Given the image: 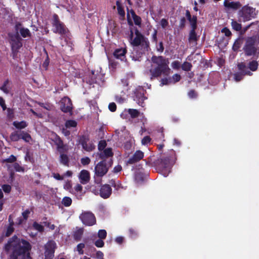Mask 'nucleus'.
<instances>
[{
  "label": "nucleus",
  "mask_w": 259,
  "mask_h": 259,
  "mask_svg": "<svg viewBox=\"0 0 259 259\" xmlns=\"http://www.w3.org/2000/svg\"><path fill=\"white\" fill-rule=\"evenodd\" d=\"M4 249L7 253L12 250L8 259H31L29 253L31 245L28 241L18 238L16 235L9 238Z\"/></svg>",
  "instance_id": "nucleus-1"
},
{
  "label": "nucleus",
  "mask_w": 259,
  "mask_h": 259,
  "mask_svg": "<svg viewBox=\"0 0 259 259\" xmlns=\"http://www.w3.org/2000/svg\"><path fill=\"white\" fill-rule=\"evenodd\" d=\"M151 61L157 66L154 68L150 69L151 79L159 77L161 75L164 76L169 75L170 69L168 67L169 61L168 59L165 58L162 56H153L151 58Z\"/></svg>",
  "instance_id": "nucleus-2"
},
{
  "label": "nucleus",
  "mask_w": 259,
  "mask_h": 259,
  "mask_svg": "<svg viewBox=\"0 0 259 259\" xmlns=\"http://www.w3.org/2000/svg\"><path fill=\"white\" fill-rule=\"evenodd\" d=\"M176 159L175 151L170 150L169 155L155 159L153 165L159 172H161L166 177L169 172V169L175 162Z\"/></svg>",
  "instance_id": "nucleus-3"
},
{
  "label": "nucleus",
  "mask_w": 259,
  "mask_h": 259,
  "mask_svg": "<svg viewBox=\"0 0 259 259\" xmlns=\"http://www.w3.org/2000/svg\"><path fill=\"white\" fill-rule=\"evenodd\" d=\"M135 34V37H130V40L131 45L133 47H140L141 52V54H145L146 52L148 51L149 49L150 43L148 39L143 35L138 29H135L134 33Z\"/></svg>",
  "instance_id": "nucleus-4"
},
{
  "label": "nucleus",
  "mask_w": 259,
  "mask_h": 259,
  "mask_svg": "<svg viewBox=\"0 0 259 259\" xmlns=\"http://www.w3.org/2000/svg\"><path fill=\"white\" fill-rule=\"evenodd\" d=\"M112 164L113 160L111 158L100 161L95 167V175L99 178L103 177L107 173Z\"/></svg>",
  "instance_id": "nucleus-5"
},
{
  "label": "nucleus",
  "mask_w": 259,
  "mask_h": 259,
  "mask_svg": "<svg viewBox=\"0 0 259 259\" xmlns=\"http://www.w3.org/2000/svg\"><path fill=\"white\" fill-rule=\"evenodd\" d=\"M256 37L255 36L248 37L246 38L243 47L245 54L247 56L254 55L257 53L258 48L255 46Z\"/></svg>",
  "instance_id": "nucleus-6"
},
{
  "label": "nucleus",
  "mask_w": 259,
  "mask_h": 259,
  "mask_svg": "<svg viewBox=\"0 0 259 259\" xmlns=\"http://www.w3.org/2000/svg\"><path fill=\"white\" fill-rule=\"evenodd\" d=\"M82 223L87 226H92L96 224V218L95 214L89 211L82 212L79 217Z\"/></svg>",
  "instance_id": "nucleus-7"
},
{
  "label": "nucleus",
  "mask_w": 259,
  "mask_h": 259,
  "mask_svg": "<svg viewBox=\"0 0 259 259\" xmlns=\"http://www.w3.org/2000/svg\"><path fill=\"white\" fill-rule=\"evenodd\" d=\"M145 93L146 90L142 87L137 88L134 92V100L142 107L145 106L144 100L147 99L145 96Z\"/></svg>",
  "instance_id": "nucleus-8"
},
{
  "label": "nucleus",
  "mask_w": 259,
  "mask_h": 259,
  "mask_svg": "<svg viewBox=\"0 0 259 259\" xmlns=\"http://www.w3.org/2000/svg\"><path fill=\"white\" fill-rule=\"evenodd\" d=\"M52 25L54 27L53 32L60 35L65 34L67 33V28L65 24L60 21L59 17H54Z\"/></svg>",
  "instance_id": "nucleus-9"
},
{
  "label": "nucleus",
  "mask_w": 259,
  "mask_h": 259,
  "mask_svg": "<svg viewBox=\"0 0 259 259\" xmlns=\"http://www.w3.org/2000/svg\"><path fill=\"white\" fill-rule=\"evenodd\" d=\"M10 43L11 46L12 52H13L14 53H17L18 50L22 46L21 38L18 33L12 35L10 36Z\"/></svg>",
  "instance_id": "nucleus-10"
},
{
  "label": "nucleus",
  "mask_w": 259,
  "mask_h": 259,
  "mask_svg": "<svg viewBox=\"0 0 259 259\" xmlns=\"http://www.w3.org/2000/svg\"><path fill=\"white\" fill-rule=\"evenodd\" d=\"M56 248V243L52 240L49 241L45 245V259H53Z\"/></svg>",
  "instance_id": "nucleus-11"
},
{
  "label": "nucleus",
  "mask_w": 259,
  "mask_h": 259,
  "mask_svg": "<svg viewBox=\"0 0 259 259\" xmlns=\"http://www.w3.org/2000/svg\"><path fill=\"white\" fill-rule=\"evenodd\" d=\"M72 104L71 99L65 97L62 99L60 101V109L64 113H72Z\"/></svg>",
  "instance_id": "nucleus-12"
},
{
  "label": "nucleus",
  "mask_w": 259,
  "mask_h": 259,
  "mask_svg": "<svg viewBox=\"0 0 259 259\" xmlns=\"http://www.w3.org/2000/svg\"><path fill=\"white\" fill-rule=\"evenodd\" d=\"M190 21L192 29L189 33V40L190 41H197V37L195 32L197 28V17H187Z\"/></svg>",
  "instance_id": "nucleus-13"
},
{
  "label": "nucleus",
  "mask_w": 259,
  "mask_h": 259,
  "mask_svg": "<svg viewBox=\"0 0 259 259\" xmlns=\"http://www.w3.org/2000/svg\"><path fill=\"white\" fill-rule=\"evenodd\" d=\"M99 195L103 199H107L112 194V188L109 184H104L101 186Z\"/></svg>",
  "instance_id": "nucleus-14"
},
{
  "label": "nucleus",
  "mask_w": 259,
  "mask_h": 259,
  "mask_svg": "<svg viewBox=\"0 0 259 259\" xmlns=\"http://www.w3.org/2000/svg\"><path fill=\"white\" fill-rule=\"evenodd\" d=\"M144 154L141 150H137L133 155L126 161V164H133L139 162L144 158Z\"/></svg>",
  "instance_id": "nucleus-15"
},
{
  "label": "nucleus",
  "mask_w": 259,
  "mask_h": 259,
  "mask_svg": "<svg viewBox=\"0 0 259 259\" xmlns=\"http://www.w3.org/2000/svg\"><path fill=\"white\" fill-rule=\"evenodd\" d=\"M127 53L126 48H119L115 50L113 53V56L117 59H120L121 61H125V54Z\"/></svg>",
  "instance_id": "nucleus-16"
},
{
  "label": "nucleus",
  "mask_w": 259,
  "mask_h": 259,
  "mask_svg": "<svg viewBox=\"0 0 259 259\" xmlns=\"http://www.w3.org/2000/svg\"><path fill=\"white\" fill-rule=\"evenodd\" d=\"M100 159L102 160H106L105 159L109 157H112L113 153L111 148H107L101 151L99 154Z\"/></svg>",
  "instance_id": "nucleus-17"
},
{
  "label": "nucleus",
  "mask_w": 259,
  "mask_h": 259,
  "mask_svg": "<svg viewBox=\"0 0 259 259\" xmlns=\"http://www.w3.org/2000/svg\"><path fill=\"white\" fill-rule=\"evenodd\" d=\"M242 12L243 15L245 16L249 15L250 16H253L258 14V11H256L255 9L246 6L242 8Z\"/></svg>",
  "instance_id": "nucleus-18"
},
{
  "label": "nucleus",
  "mask_w": 259,
  "mask_h": 259,
  "mask_svg": "<svg viewBox=\"0 0 259 259\" xmlns=\"http://www.w3.org/2000/svg\"><path fill=\"white\" fill-rule=\"evenodd\" d=\"M90 179V172L87 170H82L80 172V182L82 184H87Z\"/></svg>",
  "instance_id": "nucleus-19"
},
{
  "label": "nucleus",
  "mask_w": 259,
  "mask_h": 259,
  "mask_svg": "<svg viewBox=\"0 0 259 259\" xmlns=\"http://www.w3.org/2000/svg\"><path fill=\"white\" fill-rule=\"evenodd\" d=\"M53 141L56 145L57 146V148L58 152L59 153L63 152V150L65 148V145H64L63 141L61 139V138L58 135H56Z\"/></svg>",
  "instance_id": "nucleus-20"
},
{
  "label": "nucleus",
  "mask_w": 259,
  "mask_h": 259,
  "mask_svg": "<svg viewBox=\"0 0 259 259\" xmlns=\"http://www.w3.org/2000/svg\"><path fill=\"white\" fill-rule=\"evenodd\" d=\"M237 67L239 72L246 75L251 76L252 75V73H251L249 70L248 67L246 66L244 62L239 63L237 64Z\"/></svg>",
  "instance_id": "nucleus-21"
},
{
  "label": "nucleus",
  "mask_w": 259,
  "mask_h": 259,
  "mask_svg": "<svg viewBox=\"0 0 259 259\" xmlns=\"http://www.w3.org/2000/svg\"><path fill=\"white\" fill-rule=\"evenodd\" d=\"M20 140L22 139L26 143H29L32 141V138L31 135L27 132L24 131H19Z\"/></svg>",
  "instance_id": "nucleus-22"
},
{
  "label": "nucleus",
  "mask_w": 259,
  "mask_h": 259,
  "mask_svg": "<svg viewBox=\"0 0 259 259\" xmlns=\"http://www.w3.org/2000/svg\"><path fill=\"white\" fill-rule=\"evenodd\" d=\"M224 6L228 8H231L236 10L241 7V5L239 2H229L226 0L224 2Z\"/></svg>",
  "instance_id": "nucleus-23"
},
{
  "label": "nucleus",
  "mask_w": 259,
  "mask_h": 259,
  "mask_svg": "<svg viewBox=\"0 0 259 259\" xmlns=\"http://www.w3.org/2000/svg\"><path fill=\"white\" fill-rule=\"evenodd\" d=\"M83 234V228H77V229L73 232L72 234L74 239L77 241H80L82 238Z\"/></svg>",
  "instance_id": "nucleus-24"
},
{
  "label": "nucleus",
  "mask_w": 259,
  "mask_h": 259,
  "mask_svg": "<svg viewBox=\"0 0 259 259\" xmlns=\"http://www.w3.org/2000/svg\"><path fill=\"white\" fill-rule=\"evenodd\" d=\"M95 71L92 70L91 73L87 77L86 82L90 85L97 83V75L95 74Z\"/></svg>",
  "instance_id": "nucleus-25"
},
{
  "label": "nucleus",
  "mask_w": 259,
  "mask_h": 259,
  "mask_svg": "<svg viewBox=\"0 0 259 259\" xmlns=\"http://www.w3.org/2000/svg\"><path fill=\"white\" fill-rule=\"evenodd\" d=\"M60 153V155L59 157V161L60 162L65 166H68L69 163V158L68 155L66 154H64L62 152Z\"/></svg>",
  "instance_id": "nucleus-26"
},
{
  "label": "nucleus",
  "mask_w": 259,
  "mask_h": 259,
  "mask_svg": "<svg viewBox=\"0 0 259 259\" xmlns=\"http://www.w3.org/2000/svg\"><path fill=\"white\" fill-rule=\"evenodd\" d=\"M13 125L18 130H22L25 128L27 126V123L24 120H22L21 121H14L13 123Z\"/></svg>",
  "instance_id": "nucleus-27"
},
{
  "label": "nucleus",
  "mask_w": 259,
  "mask_h": 259,
  "mask_svg": "<svg viewBox=\"0 0 259 259\" xmlns=\"http://www.w3.org/2000/svg\"><path fill=\"white\" fill-rule=\"evenodd\" d=\"M132 18V17H127V23L130 26L129 29L130 31V34L129 35V37L131 38L133 37L134 31H135V29H138V28L134 26Z\"/></svg>",
  "instance_id": "nucleus-28"
},
{
  "label": "nucleus",
  "mask_w": 259,
  "mask_h": 259,
  "mask_svg": "<svg viewBox=\"0 0 259 259\" xmlns=\"http://www.w3.org/2000/svg\"><path fill=\"white\" fill-rule=\"evenodd\" d=\"M258 62L255 60H252L248 63V68L252 71H255L258 68Z\"/></svg>",
  "instance_id": "nucleus-29"
},
{
  "label": "nucleus",
  "mask_w": 259,
  "mask_h": 259,
  "mask_svg": "<svg viewBox=\"0 0 259 259\" xmlns=\"http://www.w3.org/2000/svg\"><path fill=\"white\" fill-rule=\"evenodd\" d=\"M77 125V122L74 120H67L65 123V126L66 128H70L71 127H76Z\"/></svg>",
  "instance_id": "nucleus-30"
},
{
  "label": "nucleus",
  "mask_w": 259,
  "mask_h": 259,
  "mask_svg": "<svg viewBox=\"0 0 259 259\" xmlns=\"http://www.w3.org/2000/svg\"><path fill=\"white\" fill-rule=\"evenodd\" d=\"M20 137L19 131L12 132L10 136V138L13 142L18 141L20 140Z\"/></svg>",
  "instance_id": "nucleus-31"
},
{
  "label": "nucleus",
  "mask_w": 259,
  "mask_h": 259,
  "mask_svg": "<svg viewBox=\"0 0 259 259\" xmlns=\"http://www.w3.org/2000/svg\"><path fill=\"white\" fill-rule=\"evenodd\" d=\"M82 147L84 150L87 152H91L95 149V146L94 145L93 143L89 142L87 143V144L83 145Z\"/></svg>",
  "instance_id": "nucleus-32"
},
{
  "label": "nucleus",
  "mask_w": 259,
  "mask_h": 259,
  "mask_svg": "<svg viewBox=\"0 0 259 259\" xmlns=\"http://www.w3.org/2000/svg\"><path fill=\"white\" fill-rule=\"evenodd\" d=\"M19 32L23 37L25 38L31 36V33L28 28H21L19 29Z\"/></svg>",
  "instance_id": "nucleus-33"
},
{
  "label": "nucleus",
  "mask_w": 259,
  "mask_h": 259,
  "mask_svg": "<svg viewBox=\"0 0 259 259\" xmlns=\"http://www.w3.org/2000/svg\"><path fill=\"white\" fill-rule=\"evenodd\" d=\"M90 140L89 136L88 135H83L80 137L79 143L82 146L87 144Z\"/></svg>",
  "instance_id": "nucleus-34"
},
{
  "label": "nucleus",
  "mask_w": 259,
  "mask_h": 259,
  "mask_svg": "<svg viewBox=\"0 0 259 259\" xmlns=\"http://www.w3.org/2000/svg\"><path fill=\"white\" fill-rule=\"evenodd\" d=\"M128 113L132 118H137L140 115V112L138 110L134 109H129Z\"/></svg>",
  "instance_id": "nucleus-35"
},
{
  "label": "nucleus",
  "mask_w": 259,
  "mask_h": 259,
  "mask_svg": "<svg viewBox=\"0 0 259 259\" xmlns=\"http://www.w3.org/2000/svg\"><path fill=\"white\" fill-rule=\"evenodd\" d=\"M192 65L191 63L185 61L181 65V68L183 70L185 71H189L191 70Z\"/></svg>",
  "instance_id": "nucleus-36"
},
{
  "label": "nucleus",
  "mask_w": 259,
  "mask_h": 259,
  "mask_svg": "<svg viewBox=\"0 0 259 259\" xmlns=\"http://www.w3.org/2000/svg\"><path fill=\"white\" fill-rule=\"evenodd\" d=\"M41 223L44 225L45 226L49 228L51 230L55 229V226L54 224H51V223L47 221V218L46 217H44L42 219Z\"/></svg>",
  "instance_id": "nucleus-37"
},
{
  "label": "nucleus",
  "mask_w": 259,
  "mask_h": 259,
  "mask_svg": "<svg viewBox=\"0 0 259 259\" xmlns=\"http://www.w3.org/2000/svg\"><path fill=\"white\" fill-rule=\"evenodd\" d=\"M72 203V199L69 197H64L62 200V204L65 207L70 206Z\"/></svg>",
  "instance_id": "nucleus-38"
},
{
  "label": "nucleus",
  "mask_w": 259,
  "mask_h": 259,
  "mask_svg": "<svg viewBox=\"0 0 259 259\" xmlns=\"http://www.w3.org/2000/svg\"><path fill=\"white\" fill-rule=\"evenodd\" d=\"M129 236L132 239L136 238L138 236L137 230L134 228H130L128 230Z\"/></svg>",
  "instance_id": "nucleus-39"
},
{
  "label": "nucleus",
  "mask_w": 259,
  "mask_h": 259,
  "mask_svg": "<svg viewBox=\"0 0 259 259\" xmlns=\"http://www.w3.org/2000/svg\"><path fill=\"white\" fill-rule=\"evenodd\" d=\"M172 79L170 77L162 78L160 80V85H168L172 83Z\"/></svg>",
  "instance_id": "nucleus-40"
},
{
  "label": "nucleus",
  "mask_w": 259,
  "mask_h": 259,
  "mask_svg": "<svg viewBox=\"0 0 259 259\" xmlns=\"http://www.w3.org/2000/svg\"><path fill=\"white\" fill-rule=\"evenodd\" d=\"M33 228L39 232L44 231V228L42 225L38 224L36 222H34L32 224Z\"/></svg>",
  "instance_id": "nucleus-41"
},
{
  "label": "nucleus",
  "mask_w": 259,
  "mask_h": 259,
  "mask_svg": "<svg viewBox=\"0 0 259 259\" xmlns=\"http://www.w3.org/2000/svg\"><path fill=\"white\" fill-rule=\"evenodd\" d=\"M245 75H246L240 72H237L234 74V78L235 81H240L243 78Z\"/></svg>",
  "instance_id": "nucleus-42"
},
{
  "label": "nucleus",
  "mask_w": 259,
  "mask_h": 259,
  "mask_svg": "<svg viewBox=\"0 0 259 259\" xmlns=\"http://www.w3.org/2000/svg\"><path fill=\"white\" fill-rule=\"evenodd\" d=\"M231 24L233 29L236 31H239L241 30V24L238 23L236 21L232 20Z\"/></svg>",
  "instance_id": "nucleus-43"
},
{
  "label": "nucleus",
  "mask_w": 259,
  "mask_h": 259,
  "mask_svg": "<svg viewBox=\"0 0 259 259\" xmlns=\"http://www.w3.org/2000/svg\"><path fill=\"white\" fill-rule=\"evenodd\" d=\"M14 228L12 226V223L9 224V226L7 228L6 232L5 233L6 237H9L14 232Z\"/></svg>",
  "instance_id": "nucleus-44"
},
{
  "label": "nucleus",
  "mask_w": 259,
  "mask_h": 259,
  "mask_svg": "<svg viewBox=\"0 0 259 259\" xmlns=\"http://www.w3.org/2000/svg\"><path fill=\"white\" fill-rule=\"evenodd\" d=\"M116 6H117L118 14L119 15H120L121 16H124V11L121 7L120 2L119 1H116Z\"/></svg>",
  "instance_id": "nucleus-45"
},
{
  "label": "nucleus",
  "mask_w": 259,
  "mask_h": 259,
  "mask_svg": "<svg viewBox=\"0 0 259 259\" xmlns=\"http://www.w3.org/2000/svg\"><path fill=\"white\" fill-rule=\"evenodd\" d=\"M98 236L100 239H104L107 237V232L104 229L99 230L98 232Z\"/></svg>",
  "instance_id": "nucleus-46"
},
{
  "label": "nucleus",
  "mask_w": 259,
  "mask_h": 259,
  "mask_svg": "<svg viewBox=\"0 0 259 259\" xmlns=\"http://www.w3.org/2000/svg\"><path fill=\"white\" fill-rule=\"evenodd\" d=\"M13 167L17 172H24L25 170L24 168L17 162L13 164Z\"/></svg>",
  "instance_id": "nucleus-47"
},
{
  "label": "nucleus",
  "mask_w": 259,
  "mask_h": 259,
  "mask_svg": "<svg viewBox=\"0 0 259 259\" xmlns=\"http://www.w3.org/2000/svg\"><path fill=\"white\" fill-rule=\"evenodd\" d=\"M107 146V143L105 140H101L98 144V150L100 151L105 149Z\"/></svg>",
  "instance_id": "nucleus-48"
},
{
  "label": "nucleus",
  "mask_w": 259,
  "mask_h": 259,
  "mask_svg": "<svg viewBox=\"0 0 259 259\" xmlns=\"http://www.w3.org/2000/svg\"><path fill=\"white\" fill-rule=\"evenodd\" d=\"M241 47V41L239 39H237L234 43L232 49L234 51H237Z\"/></svg>",
  "instance_id": "nucleus-49"
},
{
  "label": "nucleus",
  "mask_w": 259,
  "mask_h": 259,
  "mask_svg": "<svg viewBox=\"0 0 259 259\" xmlns=\"http://www.w3.org/2000/svg\"><path fill=\"white\" fill-rule=\"evenodd\" d=\"M188 96L191 99H195L197 97V93L194 90H191L188 93Z\"/></svg>",
  "instance_id": "nucleus-50"
},
{
  "label": "nucleus",
  "mask_w": 259,
  "mask_h": 259,
  "mask_svg": "<svg viewBox=\"0 0 259 259\" xmlns=\"http://www.w3.org/2000/svg\"><path fill=\"white\" fill-rule=\"evenodd\" d=\"M17 158L16 156L13 155H10L8 158H6L4 160V162H8V163H13L16 161Z\"/></svg>",
  "instance_id": "nucleus-51"
},
{
  "label": "nucleus",
  "mask_w": 259,
  "mask_h": 259,
  "mask_svg": "<svg viewBox=\"0 0 259 259\" xmlns=\"http://www.w3.org/2000/svg\"><path fill=\"white\" fill-rule=\"evenodd\" d=\"M181 78V76L180 74H177V73L174 74L172 75V77H171V79H172V83H175L179 81L180 80Z\"/></svg>",
  "instance_id": "nucleus-52"
},
{
  "label": "nucleus",
  "mask_w": 259,
  "mask_h": 259,
  "mask_svg": "<svg viewBox=\"0 0 259 259\" xmlns=\"http://www.w3.org/2000/svg\"><path fill=\"white\" fill-rule=\"evenodd\" d=\"M7 117L9 119H12L14 117V111L13 109L8 108L7 109Z\"/></svg>",
  "instance_id": "nucleus-53"
},
{
  "label": "nucleus",
  "mask_w": 259,
  "mask_h": 259,
  "mask_svg": "<svg viewBox=\"0 0 259 259\" xmlns=\"http://www.w3.org/2000/svg\"><path fill=\"white\" fill-rule=\"evenodd\" d=\"M85 245L83 243H79L77 245V250L79 254H83V248H84Z\"/></svg>",
  "instance_id": "nucleus-54"
},
{
  "label": "nucleus",
  "mask_w": 259,
  "mask_h": 259,
  "mask_svg": "<svg viewBox=\"0 0 259 259\" xmlns=\"http://www.w3.org/2000/svg\"><path fill=\"white\" fill-rule=\"evenodd\" d=\"M171 67L174 69L178 70L181 67V63L179 61H174L171 63Z\"/></svg>",
  "instance_id": "nucleus-55"
},
{
  "label": "nucleus",
  "mask_w": 259,
  "mask_h": 259,
  "mask_svg": "<svg viewBox=\"0 0 259 259\" xmlns=\"http://www.w3.org/2000/svg\"><path fill=\"white\" fill-rule=\"evenodd\" d=\"M81 163L83 165H87L90 164L91 159L88 157H85L81 159Z\"/></svg>",
  "instance_id": "nucleus-56"
},
{
  "label": "nucleus",
  "mask_w": 259,
  "mask_h": 259,
  "mask_svg": "<svg viewBox=\"0 0 259 259\" xmlns=\"http://www.w3.org/2000/svg\"><path fill=\"white\" fill-rule=\"evenodd\" d=\"M95 245L97 247H102L104 245V242L103 239H99L95 242Z\"/></svg>",
  "instance_id": "nucleus-57"
},
{
  "label": "nucleus",
  "mask_w": 259,
  "mask_h": 259,
  "mask_svg": "<svg viewBox=\"0 0 259 259\" xmlns=\"http://www.w3.org/2000/svg\"><path fill=\"white\" fill-rule=\"evenodd\" d=\"M3 190L7 193H9L11 191V186L9 185L4 184L2 186Z\"/></svg>",
  "instance_id": "nucleus-58"
},
{
  "label": "nucleus",
  "mask_w": 259,
  "mask_h": 259,
  "mask_svg": "<svg viewBox=\"0 0 259 259\" xmlns=\"http://www.w3.org/2000/svg\"><path fill=\"white\" fill-rule=\"evenodd\" d=\"M45 52L47 54V57H46V59H45L43 64H42V66L44 68H45L46 69H47V68L49 66V56H48V53L47 52V51L45 50Z\"/></svg>",
  "instance_id": "nucleus-59"
},
{
  "label": "nucleus",
  "mask_w": 259,
  "mask_h": 259,
  "mask_svg": "<svg viewBox=\"0 0 259 259\" xmlns=\"http://www.w3.org/2000/svg\"><path fill=\"white\" fill-rule=\"evenodd\" d=\"M151 139L150 136H147L144 137L142 140V144L143 145H146L151 142Z\"/></svg>",
  "instance_id": "nucleus-60"
},
{
  "label": "nucleus",
  "mask_w": 259,
  "mask_h": 259,
  "mask_svg": "<svg viewBox=\"0 0 259 259\" xmlns=\"http://www.w3.org/2000/svg\"><path fill=\"white\" fill-rule=\"evenodd\" d=\"M108 108L110 111L115 112L117 108L116 104L114 102L109 103L108 105Z\"/></svg>",
  "instance_id": "nucleus-61"
},
{
  "label": "nucleus",
  "mask_w": 259,
  "mask_h": 259,
  "mask_svg": "<svg viewBox=\"0 0 259 259\" xmlns=\"http://www.w3.org/2000/svg\"><path fill=\"white\" fill-rule=\"evenodd\" d=\"M133 18L135 24L136 25L139 26V27H141V17H132Z\"/></svg>",
  "instance_id": "nucleus-62"
},
{
  "label": "nucleus",
  "mask_w": 259,
  "mask_h": 259,
  "mask_svg": "<svg viewBox=\"0 0 259 259\" xmlns=\"http://www.w3.org/2000/svg\"><path fill=\"white\" fill-rule=\"evenodd\" d=\"M113 187L114 188L115 190H116V191H119L120 189L123 188L121 183L120 181H117L116 182V184L113 186Z\"/></svg>",
  "instance_id": "nucleus-63"
},
{
  "label": "nucleus",
  "mask_w": 259,
  "mask_h": 259,
  "mask_svg": "<svg viewBox=\"0 0 259 259\" xmlns=\"http://www.w3.org/2000/svg\"><path fill=\"white\" fill-rule=\"evenodd\" d=\"M222 32L224 33L225 35L226 36H230L232 35L231 32L230 30L227 28V27H224L222 29Z\"/></svg>",
  "instance_id": "nucleus-64"
}]
</instances>
